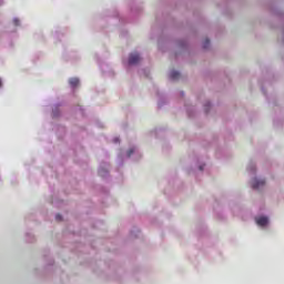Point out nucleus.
Wrapping results in <instances>:
<instances>
[{
  "label": "nucleus",
  "mask_w": 284,
  "mask_h": 284,
  "mask_svg": "<svg viewBox=\"0 0 284 284\" xmlns=\"http://www.w3.org/2000/svg\"><path fill=\"white\" fill-rule=\"evenodd\" d=\"M209 47H210V40L206 39V40L204 41L203 48H204V49H207Z\"/></svg>",
  "instance_id": "nucleus-7"
},
{
  "label": "nucleus",
  "mask_w": 284,
  "mask_h": 284,
  "mask_svg": "<svg viewBox=\"0 0 284 284\" xmlns=\"http://www.w3.org/2000/svg\"><path fill=\"white\" fill-rule=\"evenodd\" d=\"M181 73L179 71H171L170 73V79H172V81H176V79H180Z\"/></svg>",
  "instance_id": "nucleus-4"
},
{
  "label": "nucleus",
  "mask_w": 284,
  "mask_h": 284,
  "mask_svg": "<svg viewBox=\"0 0 284 284\" xmlns=\"http://www.w3.org/2000/svg\"><path fill=\"white\" fill-rule=\"evenodd\" d=\"M207 108H210V102H207L206 105H205V112H209Z\"/></svg>",
  "instance_id": "nucleus-11"
},
{
  "label": "nucleus",
  "mask_w": 284,
  "mask_h": 284,
  "mask_svg": "<svg viewBox=\"0 0 284 284\" xmlns=\"http://www.w3.org/2000/svg\"><path fill=\"white\" fill-rule=\"evenodd\" d=\"M69 83H70L71 88H77L79 85V79L78 78H71L69 80Z\"/></svg>",
  "instance_id": "nucleus-5"
},
{
  "label": "nucleus",
  "mask_w": 284,
  "mask_h": 284,
  "mask_svg": "<svg viewBox=\"0 0 284 284\" xmlns=\"http://www.w3.org/2000/svg\"><path fill=\"white\" fill-rule=\"evenodd\" d=\"M55 221H58V222L63 221V217L61 216V214L55 215Z\"/></svg>",
  "instance_id": "nucleus-8"
},
{
  "label": "nucleus",
  "mask_w": 284,
  "mask_h": 284,
  "mask_svg": "<svg viewBox=\"0 0 284 284\" xmlns=\"http://www.w3.org/2000/svg\"><path fill=\"white\" fill-rule=\"evenodd\" d=\"M263 185H265V180L254 179V180L252 181V187H253V190H258V187H263Z\"/></svg>",
  "instance_id": "nucleus-3"
},
{
  "label": "nucleus",
  "mask_w": 284,
  "mask_h": 284,
  "mask_svg": "<svg viewBox=\"0 0 284 284\" xmlns=\"http://www.w3.org/2000/svg\"><path fill=\"white\" fill-rule=\"evenodd\" d=\"M14 26H19V19L13 20Z\"/></svg>",
  "instance_id": "nucleus-10"
},
{
  "label": "nucleus",
  "mask_w": 284,
  "mask_h": 284,
  "mask_svg": "<svg viewBox=\"0 0 284 284\" xmlns=\"http://www.w3.org/2000/svg\"><path fill=\"white\" fill-rule=\"evenodd\" d=\"M1 85H3V83L1 82V79H0V88H1Z\"/></svg>",
  "instance_id": "nucleus-13"
},
{
  "label": "nucleus",
  "mask_w": 284,
  "mask_h": 284,
  "mask_svg": "<svg viewBox=\"0 0 284 284\" xmlns=\"http://www.w3.org/2000/svg\"><path fill=\"white\" fill-rule=\"evenodd\" d=\"M114 143H119V139H115V140H114Z\"/></svg>",
  "instance_id": "nucleus-12"
},
{
  "label": "nucleus",
  "mask_w": 284,
  "mask_h": 284,
  "mask_svg": "<svg viewBox=\"0 0 284 284\" xmlns=\"http://www.w3.org/2000/svg\"><path fill=\"white\" fill-rule=\"evenodd\" d=\"M132 154H134V150H133V149H130V150L128 151V156H132Z\"/></svg>",
  "instance_id": "nucleus-9"
},
{
  "label": "nucleus",
  "mask_w": 284,
  "mask_h": 284,
  "mask_svg": "<svg viewBox=\"0 0 284 284\" xmlns=\"http://www.w3.org/2000/svg\"><path fill=\"white\" fill-rule=\"evenodd\" d=\"M200 170H203V166H200Z\"/></svg>",
  "instance_id": "nucleus-14"
},
{
  "label": "nucleus",
  "mask_w": 284,
  "mask_h": 284,
  "mask_svg": "<svg viewBox=\"0 0 284 284\" xmlns=\"http://www.w3.org/2000/svg\"><path fill=\"white\" fill-rule=\"evenodd\" d=\"M141 61L139 53H131L129 57V65H136Z\"/></svg>",
  "instance_id": "nucleus-1"
},
{
  "label": "nucleus",
  "mask_w": 284,
  "mask_h": 284,
  "mask_svg": "<svg viewBox=\"0 0 284 284\" xmlns=\"http://www.w3.org/2000/svg\"><path fill=\"white\" fill-rule=\"evenodd\" d=\"M255 222L260 227H265L270 223V220L266 216H260L255 219Z\"/></svg>",
  "instance_id": "nucleus-2"
},
{
  "label": "nucleus",
  "mask_w": 284,
  "mask_h": 284,
  "mask_svg": "<svg viewBox=\"0 0 284 284\" xmlns=\"http://www.w3.org/2000/svg\"><path fill=\"white\" fill-rule=\"evenodd\" d=\"M99 175L100 176H108V170L106 169H100L99 170Z\"/></svg>",
  "instance_id": "nucleus-6"
}]
</instances>
